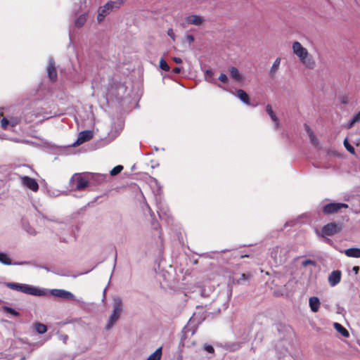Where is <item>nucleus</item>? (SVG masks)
I'll return each mask as SVG.
<instances>
[{
  "label": "nucleus",
  "instance_id": "nucleus-1",
  "mask_svg": "<svg viewBox=\"0 0 360 360\" xmlns=\"http://www.w3.org/2000/svg\"><path fill=\"white\" fill-rule=\"evenodd\" d=\"M292 49L293 53L300 58L301 63L307 68H314L316 64L314 60L309 56L307 49L303 47L299 41H294L292 45Z\"/></svg>",
  "mask_w": 360,
  "mask_h": 360
},
{
  "label": "nucleus",
  "instance_id": "nucleus-2",
  "mask_svg": "<svg viewBox=\"0 0 360 360\" xmlns=\"http://www.w3.org/2000/svg\"><path fill=\"white\" fill-rule=\"evenodd\" d=\"M122 311V302L120 297H115L113 299V310L110 315L108 323L105 327L106 330H110L114 323L120 319V314Z\"/></svg>",
  "mask_w": 360,
  "mask_h": 360
},
{
  "label": "nucleus",
  "instance_id": "nucleus-3",
  "mask_svg": "<svg viewBox=\"0 0 360 360\" xmlns=\"http://www.w3.org/2000/svg\"><path fill=\"white\" fill-rule=\"evenodd\" d=\"M6 285L12 290L20 291L28 295H42L41 290L33 286L27 284H20L15 283H8Z\"/></svg>",
  "mask_w": 360,
  "mask_h": 360
},
{
  "label": "nucleus",
  "instance_id": "nucleus-4",
  "mask_svg": "<svg viewBox=\"0 0 360 360\" xmlns=\"http://www.w3.org/2000/svg\"><path fill=\"white\" fill-rule=\"evenodd\" d=\"M348 205L342 202H330L325 205L322 208L324 214H333L339 212L342 209L348 208Z\"/></svg>",
  "mask_w": 360,
  "mask_h": 360
},
{
  "label": "nucleus",
  "instance_id": "nucleus-5",
  "mask_svg": "<svg viewBox=\"0 0 360 360\" xmlns=\"http://www.w3.org/2000/svg\"><path fill=\"white\" fill-rule=\"evenodd\" d=\"M342 229V226L335 222H331L325 225L322 229V236H332L340 233Z\"/></svg>",
  "mask_w": 360,
  "mask_h": 360
},
{
  "label": "nucleus",
  "instance_id": "nucleus-6",
  "mask_svg": "<svg viewBox=\"0 0 360 360\" xmlns=\"http://www.w3.org/2000/svg\"><path fill=\"white\" fill-rule=\"evenodd\" d=\"M72 181L77 191H82L89 186L88 179L80 174L73 176Z\"/></svg>",
  "mask_w": 360,
  "mask_h": 360
},
{
  "label": "nucleus",
  "instance_id": "nucleus-7",
  "mask_svg": "<svg viewBox=\"0 0 360 360\" xmlns=\"http://www.w3.org/2000/svg\"><path fill=\"white\" fill-rule=\"evenodd\" d=\"M126 1V0H117L116 1H110L107 2L103 6L99 8V11H103V13L105 14V15L112 11L114 8H120L124 3Z\"/></svg>",
  "mask_w": 360,
  "mask_h": 360
},
{
  "label": "nucleus",
  "instance_id": "nucleus-8",
  "mask_svg": "<svg viewBox=\"0 0 360 360\" xmlns=\"http://www.w3.org/2000/svg\"><path fill=\"white\" fill-rule=\"evenodd\" d=\"M22 184L27 188L30 189L34 192H37L39 190V184L37 181L28 176H24L21 177Z\"/></svg>",
  "mask_w": 360,
  "mask_h": 360
},
{
  "label": "nucleus",
  "instance_id": "nucleus-9",
  "mask_svg": "<svg viewBox=\"0 0 360 360\" xmlns=\"http://www.w3.org/2000/svg\"><path fill=\"white\" fill-rule=\"evenodd\" d=\"M342 273L339 270L333 271L328 276V283L330 286H335L341 281Z\"/></svg>",
  "mask_w": 360,
  "mask_h": 360
},
{
  "label": "nucleus",
  "instance_id": "nucleus-10",
  "mask_svg": "<svg viewBox=\"0 0 360 360\" xmlns=\"http://www.w3.org/2000/svg\"><path fill=\"white\" fill-rule=\"evenodd\" d=\"M51 294L56 297L67 300H72L75 297L72 293L62 289H53L51 290Z\"/></svg>",
  "mask_w": 360,
  "mask_h": 360
},
{
  "label": "nucleus",
  "instance_id": "nucleus-11",
  "mask_svg": "<svg viewBox=\"0 0 360 360\" xmlns=\"http://www.w3.org/2000/svg\"><path fill=\"white\" fill-rule=\"evenodd\" d=\"M92 137H93V133L91 131L86 130V131H81L79 134V136L76 141V143L77 145L82 144L86 141H89L90 139H92Z\"/></svg>",
  "mask_w": 360,
  "mask_h": 360
},
{
  "label": "nucleus",
  "instance_id": "nucleus-12",
  "mask_svg": "<svg viewBox=\"0 0 360 360\" xmlns=\"http://www.w3.org/2000/svg\"><path fill=\"white\" fill-rule=\"evenodd\" d=\"M185 20L188 24L200 25L204 22V18L200 15H191L187 16Z\"/></svg>",
  "mask_w": 360,
  "mask_h": 360
},
{
  "label": "nucleus",
  "instance_id": "nucleus-13",
  "mask_svg": "<svg viewBox=\"0 0 360 360\" xmlns=\"http://www.w3.org/2000/svg\"><path fill=\"white\" fill-rule=\"evenodd\" d=\"M47 73L51 81L55 82L57 79V71L53 62H50L47 68Z\"/></svg>",
  "mask_w": 360,
  "mask_h": 360
},
{
  "label": "nucleus",
  "instance_id": "nucleus-14",
  "mask_svg": "<svg viewBox=\"0 0 360 360\" xmlns=\"http://www.w3.org/2000/svg\"><path fill=\"white\" fill-rule=\"evenodd\" d=\"M311 310L313 312H317L320 308L321 302L317 297H311L309 300Z\"/></svg>",
  "mask_w": 360,
  "mask_h": 360
},
{
  "label": "nucleus",
  "instance_id": "nucleus-15",
  "mask_svg": "<svg viewBox=\"0 0 360 360\" xmlns=\"http://www.w3.org/2000/svg\"><path fill=\"white\" fill-rule=\"evenodd\" d=\"M345 255L349 257L359 258L360 257V249L356 248H351L347 249L345 252Z\"/></svg>",
  "mask_w": 360,
  "mask_h": 360
},
{
  "label": "nucleus",
  "instance_id": "nucleus-16",
  "mask_svg": "<svg viewBox=\"0 0 360 360\" xmlns=\"http://www.w3.org/2000/svg\"><path fill=\"white\" fill-rule=\"evenodd\" d=\"M266 111L269 115V116L271 117V118L273 120V122H274L276 127H278V125H279V120H278V118L275 115L274 112L273 111L271 105L268 104L266 106Z\"/></svg>",
  "mask_w": 360,
  "mask_h": 360
},
{
  "label": "nucleus",
  "instance_id": "nucleus-17",
  "mask_svg": "<svg viewBox=\"0 0 360 360\" xmlns=\"http://www.w3.org/2000/svg\"><path fill=\"white\" fill-rule=\"evenodd\" d=\"M335 330L340 333L343 337L348 338L349 336V331L339 323H334L333 324Z\"/></svg>",
  "mask_w": 360,
  "mask_h": 360
},
{
  "label": "nucleus",
  "instance_id": "nucleus-18",
  "mask_svg": "<svg viewBox=\"0 0 360 360\" xmlns=\"http://www.w3.org/2000/svg\"><path fill=\"white\" fill-rule=\"evenodd\" d=\"M237 95L238 98L245 104H250V98L248 94L243 89H238L237 91Z\"/></svg>",
  "mask_w": 360,
  "mask_h": 360
},
{
  "label": "nucleus",
  "instance_id": "nucleus-19",
  "mask_svg": "<svg viewBox=\"0 0 360 360\" xmlns=\"http://www.w3.org/2000/svg\"><path fill=\"white\" fill-rule=\"evenodd\" d=\"M283 249L279 246H276L272 248L271 251V257L274 258V259L276 262L278 257L281 258V255L282 253Z\"/></svg>",
  "mask_w": 360,
  "mask_h": 360
},
{
  "label": "nucleus",
  "instance_id": "nucleus-20",
  "mask_svg": "<svg viewBox=\"0 0 360 360\" xmlns=\"http://www.w3.org/2000/svg\"><path fill=\"white\" fill-rule=\"evenodd\" d=\"M281 63V58H277L274 61L271 70L269 71V75L271 77H274L279 68V65Z\"/></svg>",
  "mask_w": 360,
  "mask_h": 360
},
{
  "label": "nucleus",
  "instance_id": "nucleus-21",
  "mask_svg": "<svg viewBox=\"0 0 360 360\" xmlns=\"http://www.w3.org/2000/svg\"><path fill=\"white\" fill-rule=\"evenodd\" d=\"M229 72L231 77L235 80L240 81L242 79V76L236 68L231 67L229 69Z\"/></svg>",
  "mask_w": 360,
  "mask_h": 360
},
{
  "label": "nucleus",
  "instance_id": "nucleus-22",
  "mask_svg": "<svg viewBox=\"0 0 360 360\" xmlns=\"http://www.w3.org/2000/svg\"><path fill=\"white\" fill-rule=\"evenodd\" d=\"M162 356V347L158 348L146 360H160Z\"/></svg>",
  "mask_w": 360,
  "mask_h": 360
},
{
  "label": "nucleus",
  "instance_id": "nucleus-23",
  "mask_svg": "<svg viewBox=\"0 0 360 360\" xmlns=\"http://www.w3.org/2000/svg\"><path fill=\"white\" fill-rule=\"evenodd\" d=\"M36 117L37 115L34 113L27 112L23 115L22 120L26 124H27L32 122Z\"/></svg>",
  "mask_w": 360,
  "mask_h": 360
},
{
  "label": "nucleus",
  "instance_id": "nucleus-24",
  "mask_svg": "<svg viewBox=\"0 0 360 360\" xmlns=\"http://www.w3.org/2000/svg\"><path fill=\"white\" fill-rule=\"evenodd\" d=\"M86 21V16L85 14H82L75 20V24L77 27H80L84 25Z\"/></svg>",
  "mask_w": 360,
  "mask_h": 360
},
{
  "label": "nucleus",
  "instance_id": "nucleus-25",
  "mask_svg": "<svg viewBox=\"0 0 360 360\" xmlns=\"http://www.w3.org/2000/svg\"><path fill=\"white\" fill-rule=\"evenodd\" d=\"M34 328L37 330V332L39 334H44L47 330L46 326L41 323H35Z\"/></svg>",
  "mask_w": 360,
  "mask_h": 360
},
{
  "label": "nucleus",
  "instance_id": "nucleus-26",
  "mask_svg": "<svg viewBox=\"0 0 360 360\" xmlns=\"http://www.w3.org/2000/svg\"><path fill=\"white\" fill-rule=\"evenodd\" d=\"M22 120V117H11L9 119L10 125L12 127H15L21 123Z\"/></svg>",
  "mask_w": 360,
  "mask_h": 360
},
{
  "label": "nucleus",
  "instance_id": "nucleus-27",
  "mask_svg": "<svg viewBox=\"0 0 360 360\" xmlns=\"http://www.w3.org/2000/svg\"><path fill=\"white\" fill-rule=\"evenodd\" d=\"M0 262L6 265L11 264V259L5 253L2 252H0Z\"/></svg>",
  "mask_w": 360,
  "mask_h": 360
},
{
  "label": "nucleus",
  "instance_id": "nucleus-28",
  "mask_svg": "<svg viewBox=\"0 0 360 360\" xmlns=\"http://www.w3.org/2000/svg\"><path fill=\"white\" fill-rule=\"evenodd\" d=\"M305 128L307 129V131L309 134V136L310 137V140H311V143L314 144H316L317 142V139L316 138L315 134L307 124H305Z\"/></svg>",
  "mask_w": 360,
  "mask_h": 360
},
{
  "label": "nucleus",
  "instance_id": "nucleus-29",
  "mask_svg": "<svg viewBox=\"0 0 360 360\" xmlns=\"http://www.w3.org/2000/svg\"><path fill=\"white\" fill-rule=\"evenodd\" d=\"M123 168L122 165H117L111 169L110 174L111 176H115L120 174L123 170Z\"/></svg>",
  "mask_w": 360,
  "mask_h": 360
},
{
  "label": "nucleus",
  "instance_id": "nucleus-30",
  "mask_svg": "<svg viewBox=\"0 0 360 360\" xmlns=\"http://www.w3.org/2000/svg\"><path fill=\"white\" fill-rule=\"evenodd\" d=\"M160 68L162 70H165L166 72H168L170 70L169 65L167 64V63L166 62V60L164 58H161L160 60Z\"/></svg>",
  "mask_w": 360,
  "mask_h": 360
},
{
  "label": "nucleus",
  "instance_id": "nucleus-31",
  "mask_svg": "<svg viewBox=\"0 0 360 360\" xmlns=\"http://www.w3.org/2000/svg\"><path fill=\"white\" fill-rule=\"evenodd\" d=\"M360 121V111L358 112L352 119L351 122L348 125V128L350 129L356 122Z\"/></svg>",
  "mask_w": 360,
  "mask_h": 360
},
{
  "label": "nucleus",
  "instance_id": "nucleus-32",
  "mask_svg": "<svg viewBox=\"0 0 360 360\" xmlns=\"http://www.w3.org/2000/svg\"><path fill=\"white\" fill-rule=\"evenodd\" d=\"M3 310L4 312L11 314L13 316H19V313L11 307L5 306L3 307Z\"/></svg>",
  "mask_w": 360,
  "mask_h": 360
},
{
  "label": "nucleus",
  "instance_id": "nucleus-33",
  "mask_svg": "<svg viewBox=\"0 0 360 360\" xmlns=\"http://www.w3.org/2000/svg\"><path fill=\"white\" fill-rule=\"evenodd\" d=\"M344 146L345 148L352 154L354 153V147L349 143L348 140L347 139L344 141Z\"/></svg>",
  "mask_w": 360,
  "mask_h": 360
},
{
  "label": "nucleus",
  "instance_id": "nucleus-34",
  "mask_svg": "<svg viewBox=\"0 0 360 360\" xmlns=\"http://www.w3.org/2000/svg\"><path fill=\"white\" fill-rule=\"evenodd\" d=\"M10 124V122H9V120L6 118V117H3L1 120V127L3 129L6 130L8 128V126Z\"/></svg>",
  "mask_w": 360,
  "mask_h": 360
},
{
  "label": "nucleus",
  "instance_id": "nucleus-35",
  "mask_svg": "<svg viewBox=\"0 0 360 360\" xmlns=\"http://www.w3.org/2000/svg\"><path fill=\"white\" fill-rule=\"evenodd\" d=\"M219 80L224 84L228 83V77L224 73H221L219 77Z\"/></svg>",
  "mask_w": 360,
  "mask_h": 360
},
{
  "label": "nucleus",
  "instance_id": "nucleus-36",
  "mask_svg": "<svg viewBox=\"0 0 360 360\" xmlns=\"http://www.w3.org/2000/svg\"><path fill=\"white\" fill-rule=\"evenodd\" d=\"M105 17V14L103 13V11H98V15H97V20H98V22H102L104 20Z\"/></svg>",
  "mask_w": 360,
  "mask_h": 360
},
{
  "label": "nucleus",
  "instance_id": "nucleus-37",
  "mask_svg": "<svg viewBox=\"0 0 360 360\" xmlns=\"http://www.w3.org/2000/svg\"><path fill=\"white\" fill-rule=\"evenodd\" d=\"M311 264L313 266L316 265V262L311 259H306L304 262H302V266H307V265Z\"/></svg>",
  "mask_w": 360,
  "mask_h": 360
},
{
  "label": "nucleus",
  "instance_id": "nucleus-38",
  "mask_svg": "<svg viewBox=\"0 0 360 360\" xmlns=\"http://www.w3.org/2000/svg\"><path fill=\"white\" fill-rule=\"evenodd\" d=\"M167 34L171 37V39L174 41H175V34L173 29L169 28L167 30Z\"/></svg>",
  "mask_w": 360,
  "mask_h": 360
},
{
  "label": "nucleus",
  "instance_id": "nucleus-39",
  "mask_svg": "<svg viewBox=\"0 0 360 360\" xmlns=\"http://www.w3.org/2000/svg\"><path fill=\"white\" fill-rule=\"evenodd\" d=\"M205 350H206L207 352L211 353V354L214 352V347L212 346L208 345H205Z\"/></svg>",
  "mask_w": 360,
  "mask_h": 360
},
{
  "label": "nucleus",
  "instance_id": "nucleus-40",
  "mask_svg": "<svg viewBox=\"0 0 360 360\" xmlns=\"http://www.w3.org/2000/svg\"><path fill=\"white\" fill-rule=\"evenodd\" d=\"M186 39H187V40L188 41L189 43H192V42L194 41V37L191 34L187 35Z\"/></svg>",
  "mask_w": 360,
  "mask_h": 360
},
{
  "label": "nucleus",
  "instance_id": "nucleus-41",
  "mask_svg": "<svg viewBox=\"0 0 360 360\" xmlns=\"http://www.w3.org/2000/svg\"><path fill=\"white\" fill-rule=\"evenodd\" d=\"M250 277V275H246L245 274H242L240 276V280H248Z\"/></svg>",
  "mask_w": 360,
  "mask_h": 360
},
{
  "label": "nucleus",
  "instance_id": "nucleus-42",
  "mask_svg": "<svg viewBox=\"0 0 360 360\" xmlns=\"http://www.w3.org/2000/svg\"><path fill=\"white\" fill-rule=\"evenodd\" d=\"M172 72L174 74H179L181 72V68L179 67H176L173 68Z\"/></svg>",
  "mask_w": 360,
  "mask_h": 360
},
{
  "label": "nucleus",
  "instance_id": "nucleus-43",
  "mask_svg": "<svg viewBox=\"0 0 360 360\" xmlns=\"http://www.w3.org/2000/svg\"><path fill=\"white\" fill-rule=\"evenodd\" d=\"M173 60H174L176 63H177V64H180V63H182V60H181V58H178V57H174V58H173Z\"/></svg>",
  "mask_w": 360,
  "mask_h": 360
},
{
  "label": "nucleus",
  "instance_id": "nucleus-44",
  "mask_svg": "<svg viewBox=\"0 0 360 360\" xmlns=\"http://www.w3.org/2000/svg\"><path fill=\"white\" fill-rule=\"evenodd\" d=\"M352 270L356 273V274H358L359 271V267L357 266H355L353 267Z\"/></svg>",
  "mask_w": 360,
  "mask_h": 360
},
{
  "label": "nucleus",
  "instance_id": "nucleus-45",
  "mask_svg": "<svg viewBox=\"0 0 360 360\" xmlns=\"http://www.w3.org/2000/svg\"><path fill=\"white\" fill-rule=\"evenodd\" d=\"M96 176L98 178V179L103 180L104 179V176L101 174H96Z\"/></svg>",
  "mask_w": 360,
  "mask_h": 360
},
{
  "label": "nucleus",
  "instance_id": "nucleus-46",
  "mask_svg": "<svg viewBox=\"0 0 360 360\" xmlns=\"http://www.w3.org/2000/svg\"><path fill=\"white\" fill-rule=\"evenodd\" d=\"M206 74H207V75H212V72L211 70H207V71H206Z\"/></svg>",
  "mask_w": 360,
  "mask_h": 360
},
{
  "label": "nucleus",
  "instance_id": "nucleus-47",
  "mask_svg": "<svg viewBox=\"0 0 360 360\" xmlns=\"http://www.w3.org/2000/svg\"><path fill=\"white\" fill-rule=\"evenodd\" d=\"M326 242H328V243H330V242L331 241V240H330V239H328V238H326Z\"/></svg>",
  "mask_w": 360,
  "mask_h": 360
}]
</instances>
